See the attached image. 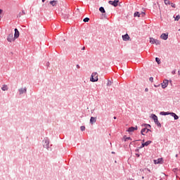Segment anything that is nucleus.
<instances>
[{"instance_id": "obj_1", "label": "nucleus", "mask_w": 180, "mask_h": 180, "mask_svg": "<svg viewBox=\"0 0 180 180\" xmlns=\"http://www.w3.org/2000/svg\"><path fill=\"white\" fill-rule=\"evenodd\" d=\"M90 81H91V82H97V81H98V73L93 72L91 74V77L90 78Z\"/></svg>"}, {"instance_id": "obj_2", "label": "nucleus", "mask_w": 180, "mask_h": 180, "mask_svg": "<svg viewBox=\"0 0 180 180\" xmlns=\"http://www.w3.org/2000/svg\"><path fill=\"white\" fill-rule=\"evenodd\" d=\"M152 119L154 120V122H155V124H157V126H161V123H160V122L158 121V117H157V115L153 114Z\"/></svg>"}, {"instance_id": "obj_3", "label": "nucleus", "mask_w": 180, "mask_h": 180, "mask_svg": "<svg viewBox=\"0 0 180 180\" xmlns=\"http://www.w3.org/2000/svg\"><path fill=\"white\" fill-rule=\"evenodd\" d=\"M150 44H156V46H158V44H161V42L154 38H150Z\"/></svg>"}, {"instance_id": "obj_4", "label": "nucleus", "mask_w": 180, "mask_h": 180, "mask_svg": "<svg viewBox=\"0 0 180 180\" xmlns=\"http://www.w3.org/2000/svg\"><path fill=\"white\" fill-rule=\"evenodd\" d=\"M15 39L16 38L13 37V34H10L7 37V41L9 43H12V41H15Z\"/></svg>"}, {"instance_id": "obj_5", "label": "nucleus", "mask_w": 180, "mask_h": 180, "mask_svg": "<svg viewBox=\"0 0 180 180\" xmlns=\"http://www.w3.org/2000/svg\"><path fill=\"white\" fill-rule=\"evenodd\" d=\"M43 146L45 148H49V146L50 145V141H49V139L46 138L43 141Z\"/></svg>"}, {"instance_id": "obj_6", "label": "nucleus", "mask_w": 180, "mask_h": 180, "mask_svg": "<svg viewBox=\"0 0 180 180\" xmlns=\"http://www.w3.org/2000/svg\"><path fill=\"white\" fill-rule=\"evenodd\" d=\"M168 83H169V81L167 80V79H165V80L163 81V82L161 84L162 88L163 89H165V88H167V86H168Z\"/></svg>"}, {"instance_id": "obj_7", "label": "nucleus", "mask_w": 180, "mask_h": 180, "mask_svg": "<svg viewBox=\"0 0 180 180\" xmlns=\"http://www.w3.org/2000/svg\"><path fill=\"white\" fill-rule=\"evenodd\" d=\"M152 141H148L146 143H143L141 144V146L140 147V148H143L144 147H147V146H150V144H151Z\"/></svg>"}, {"instance_id": "obj_8", "label": "nucleus", "mask_w": 180, "mask_h": 180, "mask_svg": "<svg viewBox=\"0 0 180 180\" xmlns=\"http://www.w3.org/2000/svg\"><path fill=\"white\" fill-rule=\"evenodd\" d=\"M162 161H163V159H162V158H158V160H154L153 162L155 165H157V164H162Z\"/></svg>"}, {"instance_id": "obj_9", "label": "nucleus", "mask_w": 180, "mask_h": 180, "mask_svg": "<svg viewBox=\"0 0 180 180\" xmlns=\"http://www.w3.org/2000/svg\"><path fill=\"white\" fill-rule=\"evenodd\" d=\"M15 34H14V39H18L20 36L19 30H18L17 28L14 30Z\"/></svg>"}, {"instance_id": "obj_10", "label": "nucleus", "mask_w": 180, "mask_h": 180, "mask_svg": "<svg viewBox=\"0 0 180 180\" xmlns=\"http://www.w3.org/2000/svg\"><path fill=\"white\" fill-rule=\"evenodd\" d=\"M160 38L162 39V40H167L168 39V34L163 33L161 34Z\"/></svg>"}, {"instance_id": "obj_11", "label": "nucleus", "mask_w": 180, "mask_h": 180, "mask_svg": "<svg viewBox=\"0 0 180 180\" xmlns=\"http://www.w3.org/2000/svg\"><path fill=\"white\" fill-rule=\"evenodd\" d=\"M122 39L124 41H127V40L130 39V37L129 36V34H126L125 35L122 36Z\"/></svg>"}, {"instance_id": "obj_12", "label": "nucleus", "mask_w": 180, "mask_h": 180, "mask_svg": "<svg viewBox=\"0 0 180 180\" xmlns=\"http://www.w3.org/2000/svg\"><path fill=\"white\" fill-rule=\"evenodd\" d=\"M27 89L26 87L21 88L19 89L20 95H22V94H26Z\"/></svg>"}, {"instance_id": "obj_13", "label": "nucleus", "mask_w": 180, "mask_h": 180, "mask_svg": "<svg viewBox=\"0 0 180 180\" xmlns=\"http://www.w3.org/2000/svg\"><path fill=\"white\" fill-rule=\"evenodd\" d=\"M148 131H150V129H148L147 128H143L141 129V133L143 136H144L145 135L144 133H147Z\"/></svg>"}, {"instance_id": "obj_14", "label": "nucleus", "mask_w": 180, "mask_h": 180, "mask_svg": "<svg viewBox=\"0 0 180 180\" xmlns=\"http://www.w3.org/2000/svg\"><path fill=\"white\" fill-rule=\"evenodd\" d=\"M170 115L174 118V120H178L179 119V117H178V115L174 112H170Z\"/></svg>"}, {"instance_id": "obj_15", "label": "nucleus", "mask_w": 180, "mask_h": 180, "mask_svg": "<svg viewBox=\"0 0 180 180\" xmlns=\"http://www.w3.org/2000/svg\"><path fill=\"white\" fill-rule=\"evenodd\" d=\"M134 130H137V126L136 127H131L128 129L127 131L131 132L134 131Z\"/></svg>"}, {"instance_id": "obj_16", "label": "nucleus", "mask_w": 180, "mask_h": 180, "mask_svg": "<svg viewBox=\"0 0 180 180\" xmlns=\"http://www.w3.org/2000/svg\"><path fill=\"white\" fill-rule=\"evenodd\" d=\"M108 4H109L110 5H112V6H115V7L117 6V5H118L117 3H115V2L113 1H108Z\"/></svg>"}, {"instance_id": "obj_17", "label": "nucleus", "mask_w": 180, "mask_h": 180, "mask_svg": "<svg viewBox=\"0 0 180 180\" xmlns=\"http://www.w3.org/2000/svg\"><path fill=\"white\" fill-rule=\"evenodd\" d=\"M96 122V117H91L90 119V123L91 124H94V123Z\"/></svg>"}, {"instance_id": "obj_18", "label": "nucleus", "mask_w": 180, "mask_h": 180, "mask_svg": "<svg viewBox=\"0 0 180 180\" xmlns=\"http://www.w3.org/2000/svg\"><path fill=\"white\" fill-rule=\"evenodd\" d=\"M58 1H50V4L52 5V6H57Z\"/></svg>"}, {"instance_id": "obj_19", "label": "nucleus", "mask_w": 180, "mask_h": 180, "mask_svg": "<svg viewBox=\"0 0 180 180\" xmlns=\"http://www.w3.org/2000/svg\"><path fill=\"white\" fill-rule=\"evenodd\" d=\"M134 18H137V17L140 18V17H141V14H140V13L139 11H136L134 13Z\"/></svg>"}, {"instance_id": "obj_20", "label": "nucleus", "mask_w": 180, "mask_h": 180, "mask_svg": "<svg viewBox=\"0 0 180 180\" xmlns=\"http://www.w3.org/2000/svg\"><path fill=\"white\" fill-rule=\"evenodd\" d=\"M2 91H8V86L6 84H4L1 87Z\"/></svg>"}, {"instance_id": "obj_21", "label": "nucleus", "mask_w": 180, "mask_h": 180, "mask_svg": "<svg viewBox=\"0 0 180 180\" xmlns=\"http://www.w3.org/2000/svg\"><path fill=\"white\" fill-rule=\"evenodd\" d=\"M99 11H100V12H101V13H105V12H106L103 7H100Z\"/></svg>"}, {"instance_id": "obj_22", "label": "nucleus", "mask_w": 180, "mask_h": 180, "mask_svg": "<svg viewBox=\"0 0 180 180\" xmlns=\"http://www.w3.org/2000/svg\"><path fill=\"white\" fill-rule=\"evenodd\" d=\"M171 112H161L160 115H163V116H167V115H170Z\"/></svg>"}, {"instance_id": "obj_23", "label": "nucleus", "mask_w": 180, "mask_h": 180, "mask_svg": "<svg viewBox=\"0 0 180 180\" xmlns=\"http://www.w3.org/2000/svg\"><path fill=\"white\" fill-rule=\"evenodd\" d=\"M164 2L165 5H171V3L169 0H164Z\"/></svg>"}, {"instance_id": "obj_24", "label": "nucleus", "mask_w": 180, "mask_h": 180, "mask_svg": "<svg viewBox=\"0 0 180 180\" xmlns=\"http://www.w3.org/2000/svg\"><path fill=\"white\" fill-rule=\"evenodd\" d=\"M179 19H180V15H176V16L174 18V20H176V21L179 20Z\"/></svg>"}, {"instance_id": "obj_25", "label": "nucleus", "mask_w": 180, "mask_h": 180, "mask_svg": "<svg viewBox=\"0 0 180 180\" xmlns=\"http://www.w3.org/2000/svg\"><path fill=\"white\" fill-rule=\"evenodd\" d=\"M83 22H89V18H85L84 20H83Z\"/></svg>"}, {"instance_id": "obj_26", "label": "nucleus", "mask_w": 180, "mask_h": 180, "mask_svg": "<svg viewBox=\"0 0 180 180\" xmlns=\"http://www.w3.org/2000/svg\"><path fill=\"white\" fill-rule=\"evenodd\" d=\"M155 61H156V63H158V64H160L161 60H160L159 58H155Z\"/></svg>"}, {"instance_id": "obj_27", "label": "nucleus", "mask_w": 180, "mask_h": 180, "mask_svg": "<svg viewBox=\"0 0 180 180\" xmlns=\"http://www.w3.org/2000/svg\"><path fill=\"white\" fill-rule=\"evenodd\" d=\"M141 18H144V16H146V13L145 12H142L141 13H140Z\"/></svg>"}, {"instance_id": "obj_28", "label": "nucleus", "mask_w": 180, "mask_h": 180, "mask_svg": "<svg viewBox=\"0 0 180 180\" xmlns=\"http://www.w3.org/2000/svg\"><path fill=\"white\" fill-rule=\"evenodd\" d=\"M108 86H110V85H112V82L108 81L107 83Z\"/></svg>"}, {"instance_id": "obj_29", "label": "nucleus", "mask_w": 180, "mask_h": 180, "mask_svg": "<svg viewBox=\"0 0 180 180\" xmlns=\"http://www.w3.org/2000/svg\"><path fill=\"white\" fill-rule=\"evenodd\" d=\"M80 129H81L82 131H84L85 130V127L84 126H82L80 127Z\"/></svg>"}, {"instance_id": "obj_30", "label": "nucleus", "mask_w": 180, "mask_h": 180, "mask_svg": "<svg viewBox=\"0 0 180 180\" xmlns=\"http://www.w3.org/2000/svg\"><path fill=\"white\" fill-rule=\"evenodd\" d=\"M127 140H131V138L127 137V138H125L124 141H127Z\"/></svg>"}, {"instance_id": "obj_31", "label": "nucleus", "mask_w": 180, "mask_h": 180, "mask_svg": "<svg viewBox=\"0 0 180 180\" xmlns=\"http://www.w3.org/2000/svg\"><path fill=\"white\" fill-rule=\"evenodd\" d=\"M170 5H171L172 8H175V4L172 3V4H170Z\"/></svg>"}, {"instance_id": "obj_32", "label": "nucleus", "mask_w": 180, "mask_h": 180, "mask_svg": "<svg viewBox=\"0 0 180 180\" xmlns=\"http://www.w3.org/2000/svg\"><path fill=\"white\" fill-rule=\"evenodd\" d=\"M149 81H150V82H153V81H154V78L150 77V78H149Z\"/></svg>"}, {"instance_id": "obj_33", "label": "nucleus", "mask_w": 180, "mask_h": 180, "mask_svg": "<svg viewBox=\"0 0 180 180\" xmlns=\"http://www.w3.org/2000/svg\"><path fill=\"white\" fill-rule=\"evenodd\" d=\"M115 3H117V4H119V0H115L114 1Z\"/></svg>"}, {"instance_id": "obj_34", "label": "nucleus", "mask_w": 180, "mask_h": 180, "mask_svg": "<svg viewBox=\"0 0 180 180\" xmlns=\"http://www.w3.org/2000/svg\"><path fill=\"white\" fill-rule=\"evenodd\" d=\"M148 91V88L145 89V92H147Z\"/></svg>"}, {"instance_id": "obj_35", "label": "nucleus", "mask_w": 180, "mask_h": 180, "mask_svg": "<svg viewBox=\"0 0 180 180\" xmlns=\"http://www.w3.org/2000/svg\"><path fill=\"white\" fill-rule=\"evenodd\" d=\"M136 157H140V155H139V154H136Z\"/></svg>"}, {"instance_id": "obj_36", "label": "nucleus", "mask_w": 180, "mask_h": 180, "mask_svg": "<svg viewBox=\"0 0 180 180\" xmlns=\"http://www.w3.org/2000/svg\"><path fill=\"white\" fill-rule=\"evenodd\" d=\"M77 68H79V65H77Z\"/></svg>"}, {"instance_id": "obj_37", "label": "nucleus", "mask_w": 180, "mask_h": 180, "mask_svg": "<svg viewBox=\"0 0 180 180\" xmlns=\"http://www.w3.org/2000/svg\"><path fill=\"white\" fill-rule=\"evenodd\" d=\"M1 13H2V10L0 9V15H1Z\"/></svg>"}, {"instance_id": "obj_38", "label": "nucleus", "mask_w": 180, "mask_h": 180, "mask_svg": "<svg viewBox=\"0 0 180 180\" xmlns=\"http://www.w3.org/2000/svg\"><path fill=\"white\" fill-rule=\"evenodd\" d=\"M82 50H85V46H84V47L82 48Z\"/></svg>"}, {"instance_id": "obj_39", "label": "nucleus", "mask_w": 180, "mask_h": 180, "mask_svg": "<svg viewBox=\"0 0 180 180\" xmlns=\"http://www.w3.org/2000/svg\"><path fill=\"white\" fill-rule=\"evenodd\" d=\"M140 171H141V172H143V169H141Z\"/></svg>"}, {"instance_id": "obj_40", "label": "nucleus", "mask_w": 180, "mask_h": 180, "mask_svg": "<svg viewBox=\"0 0 180 180\" xmlns=\"http://www.w3.org/2000/svg\"><path fill=\"white\" fill-rule=\"evenodd\" d=\"M178 72H179V75H180V72L179 71Z\"/></svg>"}, {"instance_id": "obj_41", "label": "nucleus", "mask_w": 180, "mask_h": 180, "mask_svg": "<svg viewBox=\"0 0 180 180\" xmlns=\"http://www.w3.org/2000/svg\"><path fill=\"white\" fill-rule=\"evenodd\" d=\"M142 179H144V176H142Z\"/></svg>"}, {"instance_id": "obj_42", "label": "nucleus", "mask_w": 180, "mask_h": 180, "mask_svg": "<svg viewBox=\"0 0 180 180\" xmlns=\"http://www.w3.org/2000/svg\"><path fill=\"white\" fill-rule=\"evenodd\" d=\"M44 1H46V0H42V2H44Z\"/></svg>"}, {"instance_id": "obj_43", "label": "nucleus", "mask_w": 180, "mask_h": 180, "mask_svg": "<svg viewBox=\"0 0 180 180\" xmlns=\"http://www.w3.org/2000/svg\"><path fill=\"white\" fill-rule=\"evenodd\" d=\"M129 180H134V179H129Z\"/></svg>"}, {"instance_id": "obj_44", "label": "nucleus", "mask_w": 180, "mask_h": 180, "mask_svg": "<svg viewBox=\"0 0 180 180\" xmlns=\"http://www.w3.org/2000/svg\"><path fill=\"white\" fill-rule=\"evenodd\" d=\"M114 119H116V117H114Z\"/></svg>"}, {"instance_id": "obj_45", "label": "nucleus", "mask_w": 180, "mask_h": 180, "mask_svg": "<svg viewBox=\"0 0 180 180\" xmlns=\"http://www.w3.org/2000/svg\"><path fill=\"white\" fill-rule=\"evenodd\" d=\"M176 157H178V155H176Z\"/></svg>"}, {"instance_id": "obj_46", "label": "nucleus", "mask_w": 180, "mask_h": 180, "mask_svg": "<svg viewBox=\"0 0 180 180\" xmlns=\"http://www.w3.org/2000/svg\"><path fill=\"white\" fill-rule=\"evenodd\" d=\"M143 143H144V140H143Z\"/></svg>"}]
</instances>
